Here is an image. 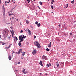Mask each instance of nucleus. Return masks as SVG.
Returning a JSON list of instances; mask_svg holds the SVG:
<instances>
[{
    "label": "nucleus",
    "mask_w": 76,
    "mask_h": 76,
    "mask_svg": "<svg viewBox=\"0 0 76 76\" xmlns=\"http://www.w3.org/2000/svg\"><path fill=\"white\" fill-rule=\"evenodd\" d=\"M34 44L36 46H37V48H41V46H40V44L38 42V41H35L34 42Z\"/></svg>",
    "instance_id": "nucleus-1"
},
{
    "label": "nucleus",
    "mask_w": 76,
    "mask_h": 76,
    "mask_svg": "<svg viewBox=\"0 0 76 76\" xmlns=\"http://www.w3.org/2000/svg\"><path fill=\"white\" fill-rule=\"evenodd\" d=\"M8 34V32H7V31H5V30H4L3 31V36L4 35H7Z\"/></svg>",
    "instance_id": "nucleus-2"
},
{
    "label": "nucleus",
    "mask_w": 76,
    "mask_h": 76,
    "mask_svg": "<svg viewBox=\"0 0 76 76\" xmlns=\"http://www.w3.org/2000/svg\"><path fill=\"white\" fill-rule=\"evenodd\" d=\"M23 37H22V36H19V40H20L21 39H23V38H25V36L23 35Z\"/></svg>",
    "instance_id": "nucleus-3"
},
{
    "label": "nucleus",
    "mask_w": 76,
    "mask_h": 76,
    "mask_svg": "<svg viewBox=\"0 0 76 76\" xmlns=\"http://www.w3.org/2000/svg\"><path fill=\"white\" fill-rule=\"evenodd\" d=\"M42 59L43 60H47V57L44 56V55H43L42 56Z\"/></svg>",
    "instance_id": "nucleus-4"
},
{
    "label": "nucleus",
    "mask_w": 76,
    "mask_h": 76,
    "mask_svg": "<svg viewBox=\"0 0 76 76\" xmlns=\"http://www.w3.org/2000/svg\"><path fill=\"white\" fill-rule=\"evenodd\" d=\"M32 54L34 55H35V54H37V51L35 50L33 51L32 52Z\"/></svg>",
    "instance_id": "nucleus-5"
},
{
    "label": "nucleus",
    "mask_w": 76,
    "mask_h": 76,
    "mask_svg": "<svg viewBox=\"0 0 76 76\" xmlns=\"http://www.w3.org/2000/svg\"><path fill=\"white\" fill-rule=\"evenodd\" d=\"M18 41V38L17 37H15V39H14L15 42H16V41Z\"/></svg>",
    "instance_id": "nucleus-6"
},
{
    "label": "nucleus",
    "mask_w": 76,
    "mask_h": 76,
    "mask_svg": "<svg viewBox=\"0 0 76 76\" xmlns=\"http://www.w3.org/2000/svg\"><path fill=\"white\" fill-rule=\"evenodd\" d=\"M22 49H20L18 51V54H20V53H22Z\"/></svg>",
    "instance_id": "nucleus-7"
},
{
    "label": "nucleus",
    "mask_w": 76,
    "mask_h": 76,
    "mask_svg": "<svg viewBox=\"0 0 76 76\" xmlns=\"http://www.w3.org/2000/svg\"><path fill=\"white\" fill-rule=\"evenodd\" d=\"M48 47H51V42H50V43L48 45Z\"/></svg>",
    "instance_id": "nucleus-8"
},
{
    "label": "nucleus",
    "mask_w": 76,
    "mask_h": 76,
    "mask_svg": "<svg viewBox=\"0 0 76 76\" xmlns=\"http://www.w3.org/2000/svg\"><path fill=\"white\" fill-rule=\"evenodd\" d=\"M28 35H31L32 34V33L31 32V31L30 30L28 31Z\"/></svg>",
    "instance_id": "nucleus-9"
},
{
    "label": "nucleus",
    "mask_w": 76,
    "mask_h": 76,
    "mask_svg": "<svg viewBox=\"0 0 76 76\" xmlns=\"http://www.w3.org/2000/svg\"><path fill=\"white\" fill-rule=\"evenodd\" d=\"M39 64L40 65H41L42 66H43V65L42 64V61H40V62L39 63Z\"/></svg>",
    "instance_id": "nucleus-10"
},
{
    "label": "nucleus",
    "mask_w": 76,
    "mask_h": 76,
    "mask_svg": "<svg viewBox=\"0 0 76 76\" xmlns=\"http://www.w3.org/2000/svg\"><path fill=\"white\" fill-rule=\"evenodd\" d=\"M10 0H9V1H5V3H6V5L7 6V4H6V3H10Z\"/></svg>",
    "instance_id": "nucleus-11"
},
{
    "label": "nucleus",
    "mask_w": 76,
    "mask_h": 76,
    "mask_svg": "<svg viewBox=\"0 0 76 76\" xmlns=\"http://www.w3.org/2000/svg\"><path fill=\"white\" fill-rule=\"evenodd\" d=\"M56 64L57 67H58V66H59V64H58V62H57L56 63Z\"/></svg>",
    "instance_id": "nucleus-12"
},
{
    "label": "nucleus",
    "mask_w": 76,
    "mask_h": 76,
    "mask_svg": "<svg viewBox=\"0 0 76 76\" xmlns=\"http://www.w3.org/2000/svg\"><path fill=\"white\" fill-rule=\"evenodd\" d=\"M26 53L25 52H23L22 53V55L23 56H24Z\"/></svg>",
    "instance_id": "nucleus-13"
},
{
    "label": "nucleus",
    "mask_w": 76,
    "mask_h": 76,
    "mask_svg": "<svg viewBox=\"0 0 76 76\" xmlns=\"http://www.w3.org/2000/svg\"><path fill=\"white\" fill-rule=\"evenodd\" d=\"M8 58L10 60H11L12 59V57H11L10 56Z\"/></svg>",
    "instance_id": "nucleus-14"
},
{
    "label": "nucleus",
    "mask_w": 76,
    "mask_h": 76,
    "mask_svg": "<svg viewBox=\"0 0 76 76\" xmlns=\"http://www.w3.org/2000/svg\"><path fill=\"white\" fill-rule=\"evenodd\" d=\"M67 7H68V4H66V6H65V8H67Z\"/></svg>",
    "instance_id": "nucleus-15"
},
{
    "label": "nucleus",
    "mask_w": 76,
    "mask_h": 76,
    "mask_svg": "<svg viewBox=\"0 0 76 76\" xmlns=\"http://www.w3.org/2000/svg\"><path fill=\"white\" fill-rule=\"evenodd\" d=\"M29 30H30L29 29L27 28V29H26V31L27 32H28V31H29Z\"/></svg>",
    "instance_id": "nucleus-16"
},
{
    "label": "nucleus",
    "mask_w": 76,
    "mask_h": 76,
    "mask_svg": "<svg viewBox=\"0 0 76 76\" xmlns=\"http://www.w3.org/2000/svg\"><path fill=\"white\" fill-rule=\"evenodd\" d=\"M40 25H41V24H40V23H39L38 24H37V26L38 27H39Z\"/></svg>",
    "instance_id": "nucleus-17"
},
{
    "label": "nucleus",
    "mask_w": 76,
    "mask_h": 76,
    "mask_svg": "<svg viewBox=\"0 0 76 76\" xmlns=\"http://www.w3.org/2000/svg\"><path fill=\"white\" fill-rule=\"evenodd\" d=\"M10 45H12V44H10V45L9 46V47L6 48H7V49H8V48H10V47H11Z\"/></svg>",
    "instance_id": "nucleus-18"
},
{
    "label": "nucleus",
    "mask_w": 76,
    "mask_h": 76,
    "mask_svg": "<svg viewBox=\"0 0 76 76\" xmlns=\"http://www.w3.org/2000/svg\"><path fill=\"white\" fill-rule=\"evenodd\" d=\"M26 23L27 24H29V21L28 20H26Z\"/></svg>",
    "instance_id": "nucleus-19"
},
{
    "label": "nucleus",
    "mask_w": 76,
    "mask_h": 76,
    "mask_svg": "<svg viewBox=\"0 0 76 76\" xmlns=\"http://www.w3.org/2000/svg\"><path fill=\"white\" fill-rule=\"evenodd\" d=\"M18 45L20 46V47H21L22 45H21V43H20V42H19L18 43Z\"/></svg>",
    "instance_id": "nucleus-20"
},
{
    "label": "nucleus",
    "mask_w": 76,
    "mask_h": 76,
    "mask_svg": "<svg viewBox=\"0 0 76 76\" xmlns=\"http://www.w3.org/2000/svg\"><path fill=\"white\" fill-rule=\"evenodd\" d=\"M54 0H52V1L51 2V4H53V3H54Z\"/></svg>",
    "instance_id": "nucleus-21"
},
{
    "label": "nucleus",
    "mask_w": 76,
    "mask_h": 76,
    "mask_svg": "<svg viewBox=\"0 0 76 76\" xmlns=\"http://www.w3.org/2000/svg\"><path fill=\"white\" fill-rule=\"evenodd\" d=\"M12 34V37L13 38V35L14 34V32H13V33L12 32H11Z\"/></svg>",
    "instance_id": "nucleus-22"
},
{
    "label": "nucleus",
    "mask_w": 76,
    "mask_h": 76,
    "mask_svg": "<svg viewBox=\"0 0 76 76\" xmlns=\"http://www.w3.org/2000/svg\"><path fill=\"white\" fill-rule=\"evenodd\" d=\"M5 39H6V37H4L3 38V40H5Z\"/></svg>",
    "instance_id": "nucleus-23"
},
{
    "label": "nucleus",
    "mask_w": 76,
    "mask_h": 76,
    "mask_svg": "<svg viewBox=\"0 0 76 76\" xmlns=\"http://www.w3.org/2000/svg\"><path fill=\"white\" fill-rule=\"evenodd\" d=\"M75 3V1L74 0H73L71 1V3H72V4H73Z\"/></svg>",
    "instance_id": "nucleus-24"
},
{
    "label": "nucleus",
    "mask_w": 76,
    "mask_h": 76,
    "mask_svg": "<svg viewBox=\"0 0 76 76\" xmlns=\"http://www.w3.org/2000/svg\"><path fill=\"white\" fill-rule=\"evenodd\" d=\"M61 64L62 66H64V62H61Z\"/></svg>",
    "instance_id": "nucleus-25"
},
{
    "label": "nucleus",
    "mask_w": 76,
    "mask_h": 76,
    "mask_svg": "<svg viewBox=\"0 0 76 76\" xmlns=\"http://www.w3.org/2000/svg\"><path fill=\"white\" fill-rule=\"evenodd\" d=\"M38 21H36L35 23V25H37V24H38Z\"/></svg>",
    "instance_id": "nucleus-26"
},
{
    "label": "nucleus",
    "mask_w": 76,
    "mask_h": 76,
    "mask_svg": "<svg viewBox=\"0 0 76 76\" xmlns=\"http://www.w3.org/2000/svg\"><path fill=\"white\" fill-rule=\"evenodd\" d=\"M25 69H23V73H25Z\"/></svg>",
    "instance_id": "nucleus-27"
},
{
    "label": "nucleus",
    "mask_w": 76,
    "mask_h": 76,
    "mask_svg": "<svg viewBox=\"0 0 76 76\" xmlns=\"http://www.w3.org/2000/svg\"><path fill=\"white\" fill-rule=\"evenodd\" d=\"M39 3L40 4V5H42V2H39Z\"/></svg>",
    "instance_id": "nucleus-28"
},
{
    "label": "nucleus",
    "mask_w": 76,
    "mask_h": 76,
    "mask_svg": "<svg viewBox=\"0 0 76 76\" xmlns=\"http://www.w3.org/2000/svg\"><path fill=\"white\" fill-rule=\"evenodd\" d=\"M46 51H49V49H48V48H47L46 49Z\"/></svg>",
    "instance_id": "nucleus-29"
},
{
    "label": "nucleus",
    "mask_w": 76,
    "mask_h": 76,
    "mask_svg": "<svg viewBox=\"0 0 76 76\" xmlns=\"http://www.w3.org/2000/svg\"><path fill=\"white\" fill-rule=\"evenodd\" d=\"M30 0H27L28 3H29V2H30Z\"/></svg>",
    "instance_id": "nucleus-30"
},
{
    "label": "nucleus",
    "mask_w": 76,
    "mask_h": 76,
    "mask_svg": "<svg viewBox=\"0 0 76 76\" xmlns=\"http://www.w3.org/2000/svg\"><path fill=\"white\" fill-rule=\"evenodd\" d=\"M51 7L52 9H54V7H53V6H51Z\"/></svg>",
    "instance_id": "nucleus-31"
},
{
    "label": "nucleus",
    "mask_w": 76,
    "mask_h": 76,
    "mask_svg": "<svg viewBox=\"0 0 76 76\" xmlns=\"http://www.w3.org/2000/svg\"><path fill=\"white\" fill-rule=\"evenodd\" d=\"M37 7L38 9H40V10H41V8H40V7L39 6H38Z\"/></svg>",
    "instance_id": "nucleus-32"
},
{
    "label": "nucleus",
    "mask_w": 76,
    "mask_h": 76,
    "mask_svg": "<svg viewBox=\"0 0 76 76\" xmlns=\"http://www.w3.org/2000/svg\"><path fill=\"white\" fill-rule=\"evenodd\" d=\"M46 66H47V67H50V66H49V65L48 64H47L46 65Z\"/></svg>",
    "instance_id": "nucleus-33"
},
{
    "label": "nucleus",
    "mask_w": 76,
    "mask_h": 76,
    "mask_svg": "<svg viewBox=\"0 0 76 76\" xmlns=\"http://www.w3.org/2000/svg\"><path fill=\"white\" fill-rule=\"evenodd\" d=\"M48 65H49V67L51 66V64L50 63H49Z\"/></svg>",
    "instance_id": "nucleus-34"
},
{
    "label": "nucleus",
    "mask_w": 76,
    "mask_h": 76,
    "mask_svg": "<svg viewBox=\"0 0 76 76\" xmlns=\"http://www.w3.org/2000/svg\"><path fill=\"white\" fill-rule=\"evenodd\" d=\"M22 32H23V30H21V31L20 32V33H22Z\"/></svg>",
    "instance_id": "nucleus-35"
},
{
    "label": "nucleus",
    "mask_w": 76,
    "mask_h": 76,
    "mask_svg": "<svg viewBox=\"0 0 76 76\" xmlns=\"http://www.w3.org/2000/svg\"><path fill=\"white\" fill-rule=\"evenodd\" d=\"M26 73H28V72H24V74H26Z\"/></svg>",
    "instance_id": "nucleus-36"
},
{
    "label": "nucleus",
    "mask_w": 76,
    "mask_h": 76,
    "mask_svg": "<svg viewBox=\"0 0 76 76\" xmlns=\"http://www.w3.org/2000/svg\"><path fill=\"white\" fill-rule=\"evenodd\" d=\"M34 39H35V38H36V36H34Z\"/></svg>",
    "instance_id": "nucleus-37"
},
{
    "label": "nucleus",
    "mask_w": 76,
    "mask_h": 76,
    "mask_svg": "<svg viewBox=\"0 0 76 76\" xmlns=\"http://www.w3.org/2000/svg\"><path fill=\"white\" fill-rule=\"evenodd\" d=\"M2 45H4V44H5V43H2Z\"/></svg>",
    "instance_id": "nucleus-38"
},
{
    "label": "nucleus",
    "mask_w": 76,
    "mask_h": 76,
    "mask_svg": "<svg viewBox=\"0 0 76 76\" xmlns=\"http://www.w3.org/2000/svg\"><path fill=\"white\" fill-rule=\"evenodd\" d=\"M69 34L70 35H72V34H73L72 33H70Z\"/></svg>",
    "instance_id": "nucleus-39"
},
{
    "label": "nucleus",
    "mask_w": 76,
    "mask_h": 76,
    "mask_svg": "<svg viewBox=\"0 0 76 76\" xmlns=\"http://www.w3.org/2000/svg\"><path fill=\"white\" fill-rule=\"evenodd\" d=\"M21 40V42L22 41H23V40L22 39H21V40Z\"/></svg>",
    "instance_id": "nucleus-40"
},
{
    "label": "nucleus",
    "mask_w": 76,
    "mask_h": 76,
    "mask_svg": "<svg viewBox=\"0 0 76 76\" xmlns=\"http://www.w3.org/2000/svg\"><path fill=\"white\" fill-rule=\"evenodd\" d=\"M60 26H61V25H60V24L58 25V26H59V27H60Z\"/></svg>",
    "instance_id": "nucleus-41"
},
{
    "label": "nucleus",
    "mask_w": 76,
    "mask_h": 76,
    "mask_svg": "<svg viewBox=\"0 0 76 76\" xmlns=\"http://www.w3.org/2000/svg\"><path fill=\"white\" fill-rule=\"evenodd\" d=\"M20 25L21 26H22V24H21V23H20Z\"/></svg>",
    "instance_id": "nucleus-42"
},
{
    "label": "nucleus",
    "mask_w": 76,
    "mask_h": 76,
    "mask_svg": "<svg viewBox=\"0 0 76 76\" xmlns=\"http://www.w3.org/2000/svg\"><path fill=\"white\" fill-rule=\"evenodd\" d=\"M0 43H1L2 44V43H3V42H2L1 41H0Z\"/></svg>",
    "instance_id": "nucleus-43"
},
{
    "label": "nucleus",
    "mask_w": 76,
    "mask_h": 76,
    "mask_svg": "<svg viewBox=\"0 0 76 76\" xmlns=\"http://www.w3.org/2000/svg\"><path fill=\"white\" fill-rule=\"evenodd\" d=\"M18 20H19L18 19H16V20H17V21H18Z\"/></svg>",
    "instance_id": "nucleus-44"
},
{
    "label": "nucleus",
    "mask_w": 76,
    "mask_h": 76,
    "mask_svg": "<svg viewBox=\"0 0 76 76\" xmlns=\"http://www.w3.org/2000/svg\"><path fill=\"white\" fill-rule=\"evenodd\" d=\"M12 19H14V17H12Z\"/></svg>",
    "instance_id": "nucleus-45"
},
{
    "label": "nucleus",
    "mask_w": 76,
    "mask_h": 76,
    "mask_svg": "<svg viewBox=\"0 0 76 76\" xmlns=\"http://www.w3.org/2000/svg\"><path fill=\"white\" fill-rule=\"evenodd\" d=\"M20 62L19 61L18 64H20Z\"/></svg>",
    "instance_id": "nucleus-46"
},
{
    "label": "nucleus",
    "mask_w": 76,
    "mask_h": 76,
    "mask_svg": "<svg viewBox=\"0 0 76 76\" xmlns=\"http://www.w3.org/2000/svg\"><path fill=\"white\" fill-rule=\"evenodd\" d=\"M9 16H10V15H12V14H10L9 15Z\"/></svg>",
    "instance_id": "nucleus-47"
},
{
    "label": "nucleus",
    "mask_w": 76,
    "mask_h": 76,
    "mask_svg": "<svg viewBox=\"0 0 76 76\" xmlns=\"http://www.w3.org/2000/svg\"><path fill=\"white\" fill-rule=\"evenodd\" d=\"M1 35H0V39L1 38Z\"/></svg>",
    "instance_id": "nucleus-48"
},
{
    "label": "nucleus",
    "mask_w": 76,
    "mask_h": 76,
    "mask_svg": "<svg viewBox=\"0 0 76 76\" xmlns=\"http://www.w3.org/2000/svg\"><path fill=\"white\" fill-rule=\"evenodd\" d=\"M22 42V41L20 40L19 42H20H20Z\"/></svg>",
    "instance_id": "nucleus-49"
},
{
    "label": "nucleus",
    "mask_w": 76,
    "mask_h": 76,
    "mask_svg": "<svg viewBox=\"0 0 76 76\" xmlns=\"http://www.w3.org/2000/svg\"><path fill=\"white\" fill-rule=\"evenodd\" d=\"M45 75L46 76H47V74H46Z\"/></svg>",
    "instance_id": "nucleus-50"
},
{
    "label": "nucleus",
    "mask_w": 76,
    "mask_h": 76,
    "mask_svg": "<svg viewBox=\"0 0 76 76\" xmlns=\"http://www.w3.org/2000/svg\"><path fill=\"white\" fill-rule=\"evenodd\" d=\"M11 15H13V13H12Z\"/></svg>",
    "instance_id": "nucleus-51"
},
{
    "label": "nucleus",
    "mask_w": 76,
    "mask_h": 76,
    "mask_svg": "<svg viewBox=\"0 0 76 76\" xmlns=\"http://www.w3.org/2000/svg\"><path fill=\"white\" fill-rule=\"evenodd\" d=\"M10 20H11V19H12V18H10Z\"/></svg>",
    "instance_id": "nucleus-52"
},
{
    "label": "nucleus",
    "mask_w": 76,
    "mask_h": 76,
    "mask_svg": "<svg viewBox=\"0 0 76 76\" xmlns=\"http://www.w3.org/2000/svg\"><path fill=\"white\" fill-rule=\"evenodd\" d=\"M13 0H12V1H13Z\"/></svg>",
    "instance_id": "nucleus-53"
},
{
    "label": "nucleus",
    "mask_w": 76,
    "mask_h": 76,
    "mask_svg": "<svg viewBox=\"0 0 76 76\" xmlns=\"http://www.w3.org/2000/svg\"><path fill=\"white\" fill-rule=\"evenodd\" d=\"M12 22V20H11V22Z\"/></svg>",
    "instance_id": "nucleus-54"
},
{
    "label": "nucleus",
    "mask_w": 76,
    "mask_h": 76,
    "mask_svg": "<svg viewBox=\"0 0 76 76\" xmlns=\"http://www.w3.org/2000/svg\"><path fill=\"white\" fill-rule=\"evenodd\" d=\"M21 59H23V58H21Z\"/></svg>",
    "instance_id": "nucleus-55"
},
{
    "label": "nucleus",
    "mask_w": 76,
    "mask_h": 76,
    "mask_svg": "<svg viewBox=\"0 0 76 76\" xmlns=\"http://www.w3.org/2000/svg\"><path fill=\"white\" fill-rule=\"evenodd\" d=\"M27 44H28V42H27Z\"/></svg>",
    "instance_id": "nucleus-56"
},
{
    "label": "nucleus",
    "mask_w": 76,
    "mask_h": 76,
    "mask_svg": "<svg viewBox=\"0 0 76 76\" xmlns=\"http://www.w3.org/2000/svg\"><path fill=\"white\" fill-rule=\"evenodd\" d=\"M40 74L41 75V73H40Z\"/></svg>",
    "instance_id": "nucleus-57"
},
{
    "label": "nucleus",
    "mask_w": 76,
    "mask_h": 76,
    "mask_svg": "<svg viewBox=\"0 0 76 76\" xmlns=\"http://www.w3.org/2000/svg\"><path fill=\"white\" fill-rule=\"evenodd\" d=\"M16 72H17V71H18V70H16Z\"/></svg>",
    "instance_id": "nucleus-58"
},
{
    "label": "nucleus",
    "mask_w": 76,
    "mask_h": 76,
    "mask_svg": "<svg viewBox=\"0 0 76 76\" xmlns=\"http://www.w3.org/2000/svg\"><path fill=\"white\" fill-rule=\"evenodd\" d=\"M26 37V36H25V37H24V38Z\"/></svg>",
    "instance_id": "nucleus-59"
},
{
    "label": "nucleus",
    "mask_w": 76,
    "mask_h": 76,
    "mask_svg": "<svg viewBox=\"0 0 76 76\" xmlns=\"http://www.w3.org/2000/svg\"><path fill=\"white\" fill-rule=\"evenodd\" d=\"M14 4L15 3V2H14Z\"/></svg>",
    "instance_id": "nucleus-60"
},
{
    "label": "nucleus",
    "mask_w": 76,
    "mask_h": 76,
    "mask_svg": "<svg viewBox=\"0 0 76 76\" xmlns=\"http://www.w3.org/2000/svg\"><path fill=\"white\" fill-rule=\"evenodd\" d=\"M51 12V13H53V12Z\"/></svg>",
    "instance_id": "nucleus-61"
},
{
    "label": "nucleus",
    "mask_w": 76,
    "mask_h": 76,
    "mask_svg": "<svg viewBox=\"0 0 76 76\" xmlns=\"http://www.w3.org/2000/svg\"><path fill=\"white\" fill-rule=\"evenodd\" d=\"M15 20H14V21L15 22Z\"/></svg>",
    "instance_id": "nucleus-62"
},
{
    "label": "nucleus",
    "mask_w": 76,
    "mask_h": 76,
    "mask_svg": "<svg viewBox=\"0 0 76 76\" xmlns=\"http://www.w3.org/2000/svg\"><path fill=\"white\" fill-rule=\"evenodd\" d=\"M49 0H48V1H49Z\"/></svg>",
    "instance_id": "nucleus-63"
},
{
    "label": "nucleus",
    "mask_w": 76,
    "mask_h": 76,
    "mask_svg": "<svg viewBox=\"0 0 76 76\" xmlns=\"http://www.w3.org/2000/svg\"><path fill=\"white\" fill-rule=\"evenodd\" d=\"M71 72H72V71H71Z\"/></svg>",
    "instance_id": "nucleus-64"
}]
</instances>
